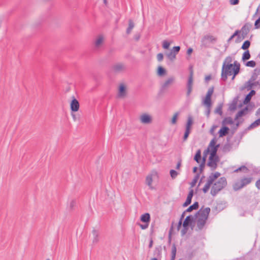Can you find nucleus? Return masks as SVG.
I'll return each instance as SVG.
<instances>
[{
	"instance_id": "61",
	"label": "nucleus",
	"mask_w": 260,
	"mask_h": 260,
	"mask_svg": "<svg viewBox=\"0 0 260 260\" xmlns=\"http://www.w3.org/2000/svg\"><path fill=\"white\" fill-rule=\"evenodd\" d=\"M193 195V190L192 189H191L190 190L187 197L192 199Z\"/></svg>"
},
{
	"instance_id": "46",
	"label": "nucleus",
	"mask_w": 260,
	"mask_h": 260,
	"mask_svg": "<svg viewBox=\"0 0 260 260\" xmlns=\"http://www.w3.org/2000/svg\"><path fill=\"white\" fill-rule=\"evenodd\" d=\"M190 133V129L185 128V131L183 138V141H185L187 139Z\"/></svg>"
},
{
	"instance_id": "29",
	"label": "nucleus",
	"mask_w": 260,
	"mask_h": 260,
	"mask_svg": "<svg viewBox=\"0 0 260 260\" xmlns=\"http://www.w3.org/2000/svg\"><path fill=\"white\" fill-rule=\"evenodd\" d=\"M92 235L93 236L92 242L93 243H98L99 241V238H98L99 233H98V231H96L95 229H93L92 231Z\"/></svg>"
},
{
	"instance_id": "42",
	"label": "nucleus",
	"mask_w": 260,
	"mask_h": 260,
	"mask_svg": "<svg viewBox=\"0 0 260 260\" xmlns=\"http://www.w3.org/2000/svg\"><path fill=\"white\" fill-rule=\"evenodd\" d=\"M179 112H176L174 114V115L172 117V120H171L172 124H175L176 123L177 119V118H178V116H179Z\"/></svg>"
},
{
	"instance_id": "14",
	"label": "nucleus",
	"mask_w": 260,
	"mask_h": 260,
	"mask_svg": "<svg viewBox=\"0 0 260 260\" xmlns=\"http://www.w3.org/2000/svg\"><path fill=\"white\" fill-rule=\"evenodd\" d=\"M162 248L161 246L156 247L154 251V257L150 260H158L160 258Z\"/></svg>"
},
{
	"instance_id": "50",
	"label": "nucleus",
	"mask_w": 260,
	"mask_h": 260,
	"mask_svg": "<svg viewBox=\"0 0 260 260\" xmlns=\"http://www.w3.org/2000/svg\"><path fill=\"white\" fill-rule=\"evenodd\" d=\"M180 46H175L173 48V49L171 50L172 52H174V53L176 55L180 51Z\"/></svg>"
},
{
	"instance_id": "13",
	"label": "nucleus",
	"mask_w": 260,
	"mask_h": 260,
	"mask_svg": "<svg viewBox=\"0 0 260 260\" xmlns=\"http://www.w3.org/2000/svg\"><path fill=\"white\" fill-rule=\"evenodd\" d=\"M195 219V215L194 216L191 215H188L185 218L183 222V224H185V225L189 227V226L191 225V224L194 222Z\"/></svg>"
},
{
	"instance_id": "9",
	"label": "nucleus",
	"mask_w": 260,
	"mask_h": 260,
	"mask_svg": "<svg viewBox=\"0 0 260 260\" xmlns=\"http://www.w3.org/2000/svg\"><path fill=\"white\" fill-rule=\"evenodd\" d=\"M140 120L142 123L149 124L152 122V117L146 113L142 114L140 117Z\"/></svg>"
},
{
	"instance_id": "1",
	"label": "nucleus",
	"mask_w": 260,
	"mask_h": 260,
	"mask_svg": "<svg viewBox=\"0 0 260 260\" xmlns=\"http://www.w3.org/2000/svg\"><path fill=\"white\" fill-rule=\"evenodd\" d=\"M210 212V208L206 207L204 209L202 208L195 214V218L197 219V226L198 230L201 231L203 229L209 214Z\"/></svg>"
},
{
	"instance_id": "39",
	"label": "nucleus",
	"mask_w": 260,
	"mask_h": 260,
	"mask_svg": "<svg viewBox=\"0 0 260 260\" xmlns=\"http://www.w3.org/2000/svg\"><path fill=\"white\" fill-rule=\"evenodd\" d=\"M255 83H253L252 82L250 81H248L246 82L245 84V87L248 90H251L253 86H254Z\"/></svg>"
},
{
	"instance_id": "19",
	"label": "nucleus",
	"mask_w": 260,
	"mask_h": 260,
	"mask_svg": "<svg viewBox=\"0 0 260 260\" xmlns=\"http://www.w3.org/2000/svg\"><path fill=\"white\" fill-rule=\"evenodd\" d=\"M175 78L173 77L168 78L165 82L162 85L161 88L162 89H165L169 86L171 85L173 82L174 81Z\"/></svg>"
},
{
	"instance_id": "12",
	"label": "nucleus",
	"mask_w": 260,
	"mask_h": 260,
	"mask_svg": "<svg viewBox=\"0 0 260 260\" xmlns=\"http://www.w3.org/2000/svg\"><path fill=\"white\" fill-rule=\"evenodd\" d=\"M112 68L114 72L119 73L124 71L126 67L124 63L120 62L114 64Z\"/></svg>"
},
{
	"instance_id": "8",
	"label": "nucleus",
	"mask_w": 260,
	"mask_h": 260,
	"mask_svg": "<svg viewBox=\"0 0 260 260\" xmlns=\"http://www.w3.org/2000/svg\"><path fill=\"white\" fill-rule=\"evenodd\" d=\"M214 92V87H212L210 88L206 94L205 99L203 101V104L204 105H208L210 106V104L211 102V96Z\"/></svg>"
},
{
	"instance_id": "3",
	"label": "nucleus",
	"mask_w": 260,
	"mask_h": 260,
	"mask_svg": "<svg viewBox=\"0 0 260 260\" xmlns=\"http://www.w3.org/2000/svg\"><path fill=\"white\" fill-rule=\"evenodd\" d=\"M220 173L216 172L215 173H211L208 178L207 182L202 189L204 193H206L209 189L211 185L213 183L216 179L220 176Z\"/></svg>"
},
{
	"instance_id": "35",
	"label": "nucleus",
	"mask_w": 260,
	"mask_h": 260,
	"mask_svg": "<svg viewBox=\"0 0 260 260\" xmlns=\"http://www.w3.org/2000/svg\"><path fill=\"white\" fill-rule=\"evenodd\" d=\"M103 42V37L101 36H99L95 42V46L99 47Z\"/></svg>"
},
{
	"instance_id": "52",
	"label": "nucleus",
	"mask_w": 260,
	"mask_h": 260,
	"mask_svg": "<svg viewBox=\"0 0 260 260\" xmlns=\"http://www.w3.org/2000/svg\"><path fill=\"white\" fill-rule=\"evenodd\" d=\"M205 106L206 107V115L208 117H209L210 113L211 108L212 106V103H210V106H209L208 105H205Z\"/></svg>"
},
{
	"instance_id": "45",
	"label": "nucleus",
	"mask_w": 260,
	"mask_h": 260,
	"mask_svg": "<svg viewBox=\"0 0 260 260\" xmlns=\"http://www.w3.org/2000/svg\"><path fill=\"white\" fill-rule=\"evenodd\" d=\"M146 184L149 186H151L152 182V178L151 175L148 176L146 178Z\"/></svg>"
},
{
	"instance_id": "25",
	"label": "nucleus",
	"mask_w": 260,
	"mask_h": 260,
	"mask_svg": "<svg viewBox=\"0 0 260 260\" xmlns=\"http://www.w3.org/2000/svg\"><path fill=\"white\" fill-rule=\"evenodd\" d=\"M199 208V203L198 202H194L192 205L189 206L186 210L187 212H190L193 210H197Z\"/></svg>"
},
{
	"instance_id": "16",
	"label": "nucleus",
	"mask_w": 260,
	"mask_h": 260,
	"mask_svg": "<svg viewBox=\"0 0 260 260\" xmlns=\"http://www.w3.org/2000/svg\"><path fill=\"white\" fill-rule=\"evenodd\" d=\"M248 108L247 106L245 107L244 109L241 110L236 114L235 117V120H238L240 117L243 116L247 114Z\"/></svg>"
},
{
	"instance_id": "27",
	"label": "nucleus",
	"mask_w": 260,
	"mask_h": 260,
	"mask_svg": "<svg viewBox=\"0 0 260 260\" xmlns=\"http://www.w3.org/2000/svg\"><path fill=\"white\" fill-rule=\"evenodd\" d=\"M260 125V118L252 123L248 127L247 129L250 130Z\"/></svg>"
},
{
	"instance_id": "57",
	"label": "nucleus",
	"mask_w": 260,
	"mask_h": 260,
	"mask_svg": "<svg viewBox=\"0 0 260 260\" xmlns=\"http://www.w3.org/2000/svg\"><path fill=\"white\" fill-rule=\"evenodd\" d=\"M164 58V55L162 53H160L157 55V59L158 61H161Z\"/></svg>"
},
{
	"instance_id": "32",
	"label": "nucleus",
	"mask_w": 260,
	"mask_h": 260,
	"mask_svg": "<svg viewBox=\"0 0 260 260\" xmlns=\"http://www.w3.org/2000/svg\"><path fill=\"white\" fill-rule=\"evenodd\" d=\"M201 46L202 48H207L210 47L209 42L203 37L201 41Z\"/></svg>"
},
{
	"instance_id": "49",
	"label": "nucleus",
	"mask_w": 260,
	"mask_h": 260,
	"mask_svg": "<svg viewBox=\"0 0 260 260\" xmlns=\"http://www.w3.org/2000/svg\"><path fill=\"white\" fill-rule=\"evenodd\" d=\"M170 173L172 179H175L178 174L177 172L174 170H171L170 172Z\"/></svg>"
},
{
	"instance_id": "38",
	"label": "nucleus",
	"mask_w": 260,
	"mask_h": 260,
	"mask_svg": "<svg viewBox=\"0 0 260 260\" xmlns=\"http://www.w3.org/2000/svg\"><path fill=\"white\" fill-rule=\"evenodd\" d=\"M250 45V42L248 40L245 41L242 45L241 49L243 50H247L249 48Z\"/></svg>"
},
{
	"instance_id": "54",
	"label": "nucleus",
	"mask_w": 260,
	"mask_h": 260,
	"mask_svg": "<svg viewBox=\"0 0 260 260\" xmlns=\"http://www.w3.org/2000/svg\"><path fill=\"white\" fill-rule=\"evenodd\" d=\"M245 38H243V36H242V35H240L239 34L237 36V38L235 40V42L236 43H240V42H241L243 39H244Z\"/></svg>"
},
{
	"instance_id": "36",
	"label": "nucleus",
	"mask_w": 260,
	"mask_h": 260,
	"mask_svg": "<svg viewBox=\"0 0 260 260\" xmlns=\"http://www.w3.org/2000/svg\"><path fill=\"white\" fill-rule=\"evenodd\" d=\"M166 73V70L161 66H159L157 69V74L159 76H162Z\"/></svg>"
},
{
	"instance_id": "30",
	"label": "nucleus",
	"mask_w": 260,
	"mask_h": 260,
	"mask_svg": "<svg viewBox=\"0 0 260 260\" xmlns=\"http://www.w3.org/2000/svg\"><path fill=\"white\" fill-rule=\"evenodd\" d=\"M134 26H135V24H134V23L133 22V20L131 19H129L128 20V27L126 29V34H129L131 32L133 28L134 27Z\"/></svg>"
},
{
	"instance_id": "55",
	"label": "nucleus",
	"mask_w": 260,
	"mask_h": 260,
	"mask_svg": "<svg viewBox=\"0 0 260 260\" xmlns=\"http://www.w3.org/2000/svg\"><path fill=\"white\" fill-rule=\"evenodd\" d=\"M191 202V199L187 197L186 201L183 204V206L184 207H187L189 204H190Z\"/></svg>"
},
{
	"instance_id": "63",
	"label": "nucleus",
	"mask_w": 260,
	"mask_h": 260,
	"mask_svg": "<svg viewBox=\"0 0 260 260\" xmlns=\"http://www.w3.org/2000/svg\"><path fill=\"white\" fill-rule=\"evenodd\" d=\"M217 127V125H213L212 127H211L210 131V134H212V135H213L214 131H215V129H216V128Z\"/></svg>"
},
{
	"instance_id": "10",
	"label": "nucleus",
	"mask_w": 260,
	"mask_h": 260,
	"mask_svg": "<svg viewBox=\"0 0 260 260\" xmlns=\"http://www.w3.org/2000/svg\"><path fill=\"white\" fill-rule=\"evenodd\" d=\"M240 70V64L237 61H235L234 62V67L233 69H232L233 77L232 78V80H234L236 76L237 75Z\"/></svg>"
},
{
	"instance_id": "17",
	"label": "nucleus",
	"mask_w": 260,
	"mask_h": 260,
	"mask_svg": "<svg viewBox=\"0 0 260 260\" xmlns=\"http://www.w3.org/2000/svg\"><path fill=\"white\" fill-rule=\"evenodd\" d=\"M230 129L228 127L224 126L218 132L219 137H223L228 134Z\"/></svg>"
},
{
	"instance_id": "44",
	"label": "nucleus",
	"mask_w": 260,
	"mask_h": 260,
	"mask_svg": "<svg viewBox=\"0 0 260 260\" xmlns=\"http://www.w3.org/2000/svg\"><path fill=\"white\" fill-rule=\"evenodd\" d=\"M240 33V31L239 30H236L235 32L228 40V42L229 43L234 38L236 37Z\"/></svg>"
},
{
	"instance_id": "18",
	"label": "nucleus",
	"mask_w": 260,
	"mask_h": 260,
	"mask_svg": "<svg viewBox=\"0 0 260 260\" xmlns=\"http://www.w3.org/2000/svg\"><path fill=\"white\" fill-rule=\"evenodd\" d=\"M255 94V91L254 90H251L250 92L246 95L244 100V104H247L250 101L251 98L253 95Z\"/></svg>"
},
{
	"instance_id": "34",
	"label": "nucleus",
	"mask_w": 260,
	"mask_h": 260,
	"mask_svg": "<svg viewBox=\"0 0 260 260\" xmlns=\"http://www.w3.org/2000/svg\"><path fill=\"white\" fill-rule=\"evenodd\" d=\"M250 56L249 51L247 50L243 54L242 59L243 61H245L249 59L250 58Z\"/></svg>"
},
{
	"instance_id": "24",
	"label": "nucleus",
	"mask_w": 260,
	"mask_h": 260,
	"mask_svg": "<svg viewBox=\"0 0 260 260\" xmlns=\"http://www.w3.org/2000/svg\"><path fill=\"white\" fill-rule=\"evenodd\" d=\"M259 74H260V70H258V69H255L254 70V72L253 73V74L249 81H250L253 82L256 79L258 75Z\"/></svg>"
},
{
	"instance_id": "11",
	"label": "nucleus",
	"mask_w": 260,
	"mask_h": 260,
	"mask_svg": "<svg viewBox=\"0 0 260 260\" xmlns=\"http://www.w3.org/2000/svg\"><path fill=\"white\" fill-rule=\"evenodd\" d=\"M79 103L74 96L70 104L71 110L73 112H77L79 109Z\"/></svg>"
},
{
	"instance_id": "20",
	"label": "nucleus",
	"mask_w": 260,
	"mask_h": 260,
	"mask_svg": "<svg viewBox=\"0 0 260 260\" xmlns=\"http://www.w3.org/2000/svg\"><path fill=\"white\" fill-rule=\"evenodd\" d=\"M140 220L142 222L149 223L150 221V215L149 213H146L142 214L140 217Z\"/></svg>"
},
{
	"instance_id": "23",
	"label": "nucleus",
	"mask_w": 260,
	"mask_h": 260,
	"mask_svg": "<svg viewBox=\"0 0 260 260\" xmlns=\"http://www.w3.org/2000/svg\"><path fill=\"white\" fill-rule=\"evenodd\" d=\"M205 39L207 40L209 43H214L217 41V38L212 35H207L204 36Z\"/></svg>"
},
{
	"instance_id": "48",
	"label": "nucleus",
	"mask_w": 260,
	"mask_h": 260,
	"mask_svg": "<svg viewBox=\"0 0 260 260\" xmlns=\"http://www.w3.org/2000/svg\"><path fill=\"white\" fill-rule=\"evenodd\" d=\"M256 63L254 60L248 61L246 63V66L247 67H250L253 68L255 66Z\"/></svg>"
},
{
	"instance_id": "41",
	"label": "nucleus",
	"mask_w": 260,
	"mask_h": 260,
	"mask_svg": "<svg viewBox=\"0 0 260 260\" xmlns=\"http://www.w3.org/2000/svg\"><path fill=\"white\" fill-rule=\"evenodd\" d=\"M176 55L171 51L167 54V57L171 61H173L176 58Z\"/></svg>"
},
{
	"instance_id": "51",
	"label": "nucleus",
	"mask_w": 260,
	"mask_h": 260,
	"mask_svg": "<svg viewBox=\"0 0 260 260\" xmlns=\"http://www.w3.org/2000/svg\"><path fill=\"white\" fill-rule=\"evenodd\" d=\"M245 170V172H247L248 170V168L245 166H242L234 171L235 172H238L242 170Z\"/></svg>"
},
{
	"instance_id": "60",
	"label": "nucleus",
	"mask_w": 260,
	"mask_h": 260,
	"mask_svg": "<svg viewBox=\"0 0 260 260\" xmlns=\"http://www.w3.org/2000/svg\"><path fill=\"white\" fill-rule=\"evenodd\" d=\"M182 225H183L182 221H181V219H180L177 226V230L178 231L180 230Z\"/></svg>"
},
{
	"instance_id": "37",
	"label": "nucleus",
	"mask_w": 260,
	"mask_h": 260,
	"mask_svg": "<svg viewBox=\"0 0 260 260\" xmlns=\"http://www.w3.org/2000/svg\"><path fill=\"white\" fill-rule=\"evenodd\" d=\"M176 248L175 245H174L172 247L171 260H174L175 259V256H176Z\"/></svg>"
},
{
	"instance_id": "5",
	"label": "nucleus",
	"mask_w": 260,
	"mask_h": 260,
	"mask_svg": "<svg viewBox=\"0 0 260 260\" xmlns=\"http://www.w3.org/2000/svg\"><path fill=\"white\" fill-rule=\"evenodd\" d=\"M232 75V66L228 65L227 67L222 65L221 69V79L223 81H225L228 79V76Z\"/></svg>"
},
{
	"instance_id": "59",
	"label": "nucleus",
	"mask_w": 260,
	"mask_h": 260,
	"mask_svg": "<svg viewBox=\"0 0 260 260\" xmlns=\"http://www.w3.org/2000/svg\"><path fill=\"white\" fill-rule=\"evenodd\" d=\"M148 223H145V224H144L139 223V225L142 229L145 230V229H146L147 228H148Z\"/></svg>"
},
{
	"instance_id": "28",
	"label": "nucleus",
	"mask_w": 260,
	"mask_h": 260,
	"mask_svg": "<svg viewBox=\"0 0 260 260\" xmlns=\"http://www.w3.org/2000/svg\"><path fill=\"white\" fill-rule=\"evenodd\" d=\"M201 151L200 149L197 150L194 156V160L198 163H200L201 160Z\"/></svg>"
},
{
	"instance_id": "7",
	"label": "nucleus",
	"mask_w": 260,
	"mask_h": 260,
	"mask_svg": "<svg viewBox=\"0 0 260 260\" xmlns=\"http://www.w3.org/2000/svg\"><path fill=\"white\" fill-rule=\"evenodd\" d=\"M219 160L218 156H209L207 166L211 167L212 170H214L217 167V162Z\"/></svg>"
},
{
	"instance_id": "33",
	"label": "nucleus",
	"mask_w": 260,
	"mask_h": 260,
	"mask_svg": "<svg viewBox=\"0 0 260 260\" xmlns=\"http://www.w3.org/2000/svg\"><path fill=\"white\" fill-rule=\"evenodd\" d=\"M193 124V120L191 117H188L187 123L186 124L185 128L186 129H191V126Z\"/></svg>"
},
{
	"instance_id": "56",
	"label": "nucleus",
	"mask_w": 260,
	"mask_h": 260,
	"mask_svg": "<svg viewBox=\"0 0 260 260\" xmlns=\"http://www.w3.org/2000/svg\"><path fill=\"white\" fill-rule=\"evenodd\" d=\"M254 26L255 28H258L260 27V16L255 21Z\"/></svg>"
},
{
	"instance_id": "53",
	"label": "nucleus",
	"mask_w": 260,
	"mask_h": 260,
	"mask_svg": "<svg viewBox=\"0 0 260 260\" xmlns=\"http://www.w3.org/2000/svg\"><path fill=\"white\" fill-rule=\"evenodd\" d=\"M170 45V43L168 42L166 40H165L163 41L162 42V47L165 49H167L169 48V46Z\"/></svg>"
},
{
	"instance_id": "26",
	"label": "nucleus",
	"mask_w": 260,
	"mask_h": 260,
	"mask_svg": "<svg viewBox=\"0 0 260 260\" xmlns=\"http://www.w3.org/2000/svg\"><path fill=\"white\" fill-rule=\"evenodd\" d=\"M234 123V121L233 119L231 117H228L224 118V119L222 121V124L223 125H225L226 124H232Z\"/></svg>"
},
{
	"instance_id": "31",
	"label": "nucleus",
	"mask_w": 260,
	"mask_h": 260,
	"mask_svg": "<svg viewBox=\"0 0 260 260\" xmlns=\"http://www.w3.org/2000/svg\"><path fill=\"white\" fill-rule=\"evenodd\" d=\"M219 146V145H217L215 146H214L213 147H212L210 156H218L217 155V151Z\"/></svg>"
},
{
	"instance_id": "47",
	"label": "nucleus",
	"mask_w": 260,
	"mask_h": 260,
	"mask_svg": "<svg viewBox=\"0 0 260 260\" xmlns=\"http://www.w3.org/2000/svg\"><path fill=\"white\" fill-rule=\"evenodd\" d=\"M188 226L185 225V224H183V229L181 231L182 236H184L187 233L188 230Z\"/></svg>"
},
{
	"instance_id": "40",
	"label": "nucleus",
	"mask_w": 260,
	"mask_h": 260,
	"mask_svg": "<svg viewBox=\"0 0 260 260\" xmlns=\"http://www.w3.org/2000/svg\"><path fill=\"white\" fill-rule=\"evenodd\" d=\"M222 104H219L216 107V108L215 110V112L217 114H219L220 115H222Z\"/></svg>"
},
{
	"instance_id": "22",
	"label": "nucleus",
	"mask_w": 260,
	"mask_h": 260,
	"mask_svg": "<svg viewBox=\"0 0 260 260\" xmlns=\"http://www.w3.org/2000/svg\"><path fill=\"white\" fill-rule=\"evenodd\" d=\"M232 61H233L232 57L230 56H229L225 58L222 65L224 64V66H225V67H227V66H228V65H231L232 69H233V68L234 67V63L233 64L231 63Z\"/></svg>"
},
{
	"instance_id": "64",
	"label": "nucleus",
	"mask_w": 260,
	"mask_h": 260,
	"mask_svg": "<svg viewBox=\"0 0 260 260\" xmlns=\"http://www.w3.org/2000/svg\"><path fill=\"white\" fill-rule=\"evenodd\" d=\"M236 108V103H233L232 104L230 107V110L231 111H233V110H235Z\"/></svg>"
},
{
	"instance_id": "43",
	"label": "nucleus",
	"mask_w": 260,
	"mask_h": 260,
	"mask_svg": "<svg viewBox=\"0 0 260 260\" xmlns=\"http://www.w3.org/2000/svg\"><path fill=\"white\" fill-rule=\"evenodd\" d=\"M199 177H200V174H197L195 177H194L193 179L192 180L191 183V187H193L197 183L199 178Z\"/></svg>"
},
{
	"instance_id": "4",
	"label": "nucleus",
	"mask_w": 260,
	"mask_h": 260,
	"mask_svg": "<svg viewBox=\"0 0 260 260\" xmlns=\"http://www.w3.org/2000/svg\"><path fill=\"white\" fill-rule=\"evenodd\" d=\"M252 180V177L244 178L241 179L240 181H237L233 185V189L237 191L247 185L250 184Z\"/></svg>"
},
{
	"instance_id": "62",
	"label": "nucleus",
	"mask_w": 260,
	"mask_h": 260,
	"mask_svg": "<svg viewBox=\"0 0 260 260\" xmlns=\"http://www.w3.org/2000/svg\"><path fill=\"white\" fill-rule=\"evenodd\" d=\"M205 164L204 162H201L200 165V173H202L203 171V170L205 167Z\"/></svg>"
},
{
	"instance_id": "21",
	"label": "nucleus",
	"mask_w": 260,
	"mask_h": 260,
	"mask_svg": "<svg viewBox=\"0 0 260 260\" xmlns=\"http://www.w3.org/2000/svg\"><path fill=\"white\" fill-rule=\"evenodd\" d=\"M126 94V88L123 84H121L119 88L118 96L122 98Z\"/></svg>"
},
{
	"instance_id": "6",
	"label": "nucleus",
	"mask_w": 260,
	"mask_h": 260,
	"mask_svg": "<svg viewBox=\"0 0 260 260\" xmlns=\"http://www.w3.org/2000/svg\"><path fill=\"white\" fill-rule=\"evenodd\" d=\"M193 71L192 69L190 70L189 76L188 77L187 83V93L186 95L187 96H189L192 91V85H193Z\"/></svg>"
},
{
	"instance_id": "2",
	"label": "nucleus",
	"mask_w": 260,
	"mask_h": 260,
	"mask_svg": "<svg viewBox=\"0 0 260 260\" xmlns=\"http://www.w3.org/2000/svg\"><path fill=\"white\" fill-rule=\"evenodd\" d=\"M227 184L226 179L225 177H222L219 179V180L215 182L212 186L210 193L214 197L220 191L224 188Z\"/></svg>"
},
{
	"instance_id": "58",
	"label": "nucleus",
	"mask_w": 260,
	"mask_h": 260,
	"mask_svg": "<svg viewBox=\"0 0 260 260\" xmlns=\"http://www.w3.org/2000/svg\"><path fill=\"white\" fill-rule=\"evenodd\" d=\"M239 0H230V4L232 5H237L239 3Z\"/></svg>"
},
{
	"instance_id": "15",
	"label": "nucleus",
	"mask_w": 260,
	"mask_h": 260,
	"mask_svg": "<svg viewBox=\"0 0 260 260\" xmlns=\"http://www.w3.org/2000/svg\"><path fill=\"white\" fill-rule=\"evenodd\" d=\"M243 38H245L250 31L249 26L248 24H245L240 30Z\"/></svg>"
}]
</instances>
